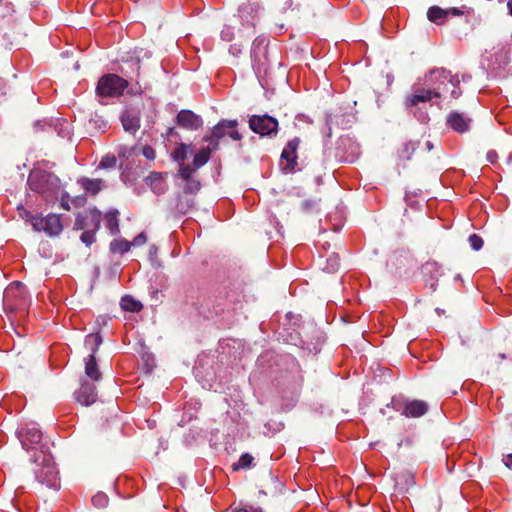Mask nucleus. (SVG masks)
I'll list each match as a JSON object with an SVG mask.
<instances>
[{
  "label": "nucleus",
  "mask_w": 512,
  "mask_h": 512,
  "mask_svg": "<svg viewBox=\"0 0 512 512\" xmlns=\"http://www.w3.org/2000/svg\"><path fill=\"white\" fill-rule=\"evenodd\" d=\"M249 128L262 137H275L278 133V120L268 114L252 115L249 118Z\"/></svg>",
  "instance_id": "9"
},
{
  "label": "nucleus",
  "mask_w": 512,
  "mask_h": 512,
  "mask_svg": "<svg viewBox=\"0 0 512 512\" xmlns=\"http://www.w3.org/2000/svg\"><path fill=\"white\" fill-rule=\"evenodd\" d=\"M18 437L24 449H40L39 452L44 451L43 445L41 444L42 440V432L35 425H27L26 427H22L18 432Z\"/></svg>",
  "instance_id": "12"
},
{
  "label": "nucleus",
  "mask_w": 512,
  "mask_h": 512,
  "mask_svg": "<svg viewBox=\"0 0 512 512\" xmlns=\"http://www.w3.org/2000/svg\"><path fill=\"white\" fill-rule=\"evenodd\" d=\"M99 121H101L102 125H103V128H106L107 127V123H105L103 120L99 119ZM95 122H98V120H95Z\"/></svg>",
  "instance_id": "57"
},
{
  "label": "nucleus",
  "mask_w": 512,
  "mask_h": 512,
  "mask_svg": "<svg viewBox=\"0 0 512 512\" xmlns=\"http://www.w3.org/2000/svg\"><path fill=\"white\" fill-rule=\"evenodd\" d=\"M86 201L85 196H78L72 200L75 206H80Z\"/></svg>",
  "instance_id": "53"
},
{
  "label": "nucleus",
  "mask_w": 512,
  "mask_h": 512,
  "mask_svg": "<svg viewBox=\"0 0 512 512\" xmlns=\"http://www.w3.org/2000/svg\"><path fill=\"white\" fill-rule=\"evenodd\" d=\"M33 461L35 479L38 483L58 490L60 488L59 472L51 455L45 451L37 452L33 456Z\"/></svg>",
  "instance_id": "3"
},
{
  "label": "nucleus",
  "mask_w": 512,
  "mask_h": 512,
  "mask_svg": "<svg viewBox=\"0 0 512 512\" xmlns=\"http://www.w3.org/2000/svg\"><path fill=\"white\" fill-rule=\"evenodd\" d=\"M120 120L126 132L135 134L140 128V111L135 108H127L122 112Z\"/></svg>",
  "instance_id": "17"
},
{
  "label": "nucleus",
  "mask_w": 512,
  "mask_h": 512,
  "mask_svg": "<svg viewBox=\"0 0 512 512\" xmlns=\"http://www.w3.org/2000/svg\"><path fill=\"white\" fill-rule=\"evenodd\" d=\"M102 344V337L99 333L89 334L85 337V347L94 355Z\"/></svg>",
  "instance_id": "26"
},
{
  "label": "nucleus",
  "mask_w": 512,
  "mask_h": 512,
  "mask_svg": "<svg viewBox=\"0 0 512 512\" xmlns=\"http://www.w3.org/2000/svg\"><path fill=\"white\" fill-rule=\"evenodd\" d=\"M416 149V144L413 143V142H408V143H405L403 145V148L399 151V156L402 158V159H406V160H409L412 153L415 151Z\"/></svg>",
  "instance_id": "38"
},
{
  "label": "nucleus",
  "mask_w": 512,
  "mask_h": 512,
  "mask_svg": "<svg viewBox=\"0 0 512 512\" xmlns=\"http://www.w3.org/2000/svg\"><path fill=\"white\" fill-rule=\"evenodd\" d=\"M268 46V38L264 35L258 36L254 39L251 47V61L253 66H260L262 60L266 58Z\"/></svg>",
  "instance_id": "19"
},
{
  "label": "nucleus",
  "mask_w": 512,
  "mask_h": 512,
  "mask_svg": "<svg viewBox=\"0 0 512 512\" xmlns=\"http://www.w3.org/2000/svg\"><path fill=\"white\" fill-rule=\"evenodd\" d=\"M76 402L84 406L93 404L97 399L96 387L89 382H82L78 390L74 392Z\"/></svg>",
  "instance_id": "18"
},
{
  "label": "nucleus",
  "mask_w": 512,
  "mask_h": 512,
  "mask_svg": "<svg viewBox=\"0 0 512 512\" xmlns=\"http://www.w3.org/2000/svg\"><path fill=\"white\" fill-rule=\"evenodd\" d=\"M221 39L230 42L234 38V28L229 25H225L220 33Z\"/></svg>",
  "instance_id": "41"
},
{
  "label": "nucleus",
  "mask_w": 512,
  "mask_h": 512,
  "mask_svg": "<svg viewBox=\"0 0 512 512\" xmlns=\"http://www.w3.org/2000/svg\"><path fill=\"white\" fill-rule=\"evenodd\" d=\"M27 183L33 192L40 194L47 202L57 199L61 180L52 172L34 169L29 173Z\"/></svg>",
  "instance_id": "2"
},
{
  "label": "nucleus",
  "mask_w": 512,
  "mask_h": 512,
  "mask_svg": "<svg viewBox=\"0 0 512 512\" xmlns=\"http://www.w3.org/2000/svg\"><path fill=\"white\" fill-rule=\"evenodd\" d=\"M436 286H437V284H436V283L431 284V289H432L433 291H435V290H436Z\"/></svg>",
  "instance_id": "60"
},
{
  "label": "nucleus",
  "mask_w": 512,
  "mask_h": 512,
  "mask_svg": "<svg viewBox=\"0 0 512 512\" xmlns=\"http://www.w3.org/2000/svg\"><path fill=\"white\" fill-rule=\"evenodd\" d=\"M131 93H133V94H141V93H142V90H141V88L139 87V88H138V89H136V90L132 89V90H131Z\"/></svg>",
  "instance_id": "55"
},
{
  "label": "nucleus",
  "mask_w": 512,
  "mask_h": 512,
  "mask_svg": "<svg viewBox=\"0 0 512 512\" xmlns=\"http://www.w3.org/2000/svg\"><path fill=\"white\" fill-rule=\"evenodd\" d=\"M121 179L122 181L126 182V176L124 174H122Z\"/></svg>",
  "instance_id": "61"
},
{
  "label": "nucleus",
  "mask_w": 512,
  "mask_h": 512,
  "mask_svg": "<svg viewBox=\"0 0 512 512\" xmlns=\"http://www.w3.org/2000/svg\"><path fill=\"white\" fill-rule=\"evenodd\" d=\"M392 408L407 418H419L428 412L429 406L423 400L407 398H392Z\"/></svg>",
  "instance_id": "7"
},
{
  "label": "nucleus",
  "mask_w": 512,
  "mask_h": 512,
  "mask_svg": "<svg viewBox=\"0 0 512 512\" xmlns=\"http://www.w3.org/2000/svg\"><path fill=\"white\" fill-rule=\"evenodd\" d=\"M437 93L429 86L414 88L413 94L407 99L406 107L410 111L416 108L419 103L430 102L436 99Z\"/></svg>",
  "instance_id": "15"
},
{
  "label": "nucleus",
  "mask_w": 512,
  "mask_h": 512,
  "mask_svg": "<svg viewBox=\"0 0 512 512\" xmlns=\"http://www.w3.org/2000/svg\"><path fill=\"white\" fill-rule=\"evenodd\" d=\"M74 229L75 230H84L87 231L89 229L88 224V211L84 214H78L75 222H74Z\"/></svg>",
  "instance_id": "34"
},
{
  "label": "nucleus",
  "mask_w": 512,
  "mask_h": 512,
  "mask_svg": "<svg viewBox=\"0 0 512 512\" xmlns=\"http://www.w3.org/2000/svg\"><path fill=\"white\" fill-rule=\"evenodd\" d=\"M131 248V242L126 239H115L110 243V251L112 253L124 254Z\"/></svg>",
  "instance_id": "29"
},
{
  "label": "nucleus",
  "mask_w": 512,
  "mask_h": 512,
  "mask_svg": "<svg viewBox=\"0 0 512 512\" xmlns=\"http://www.w3.org/2000/svg\"><path fill=\"white\" fill-rule=\"evenodd\" d=\"M69 200H70L69 194L67 192L63 191L61 193L60 206L66 211L70 210Z\"/></svg>",
  "instance_id": "45"
},
{
  "label": "nucleus",
  "mask_w": 512,
  "mask_h": 512,
  "mask_svg": "<svg viewBox=\"0 0 512 512\" xmlns=\"http://www.w3.org/2000/svg\"><path fill=\"white\" fill-rule=\"evenodd\" d=\"M196 169H194V166L191 167L190 165H186L184 163L180 164L179 168V176L183 179V181L189 180L194 178L193 173Z\"/></svg>",
  "instance_id": "37"
},
{
  "label": "nucleus",
  "mask_w": 512,
  "mask_h": 512,
  "mask_svg": "<svg viewBox=\"0 0 512 512\" xmlns=\"http://www.w3.org/2000/svg\"><path fill=\"white\" fill-rule=\"evenodd\" d=\"M79 183L86 192L92 195L97 194L101 190L102 181L99 179L82 178L79 180Z\"/></svg>",
  "instance_id": "27"
},
{
  "label": "nucleus",
  "mask_w": 512,
  "mask_h": 512,
  "mask_svg": "<svg viewBox=\"0 0 512 512\" xmlns=\"http://www.w3.org/2000/svg\"><path fill=\"white\" fill-rule=\"evenodd\" d=\"M508 62L507 53L504 50H499L487 58V69L493 76L500 77L505 74Z\"/></svg>",
  "instance_id": "14"
},
{
  "label": "nucleus",
  "mask_w": 512,
  "mask_h": 512,
  "mask_svg": "<svg viewBox=\"0 0 512 512\" xmlns=\"http://www.w3.org/2000/svg\"><path fill=\"white\" fill-rule=\"evenodd\" d=\"M119 212L116 209L110 210L105 214V227L112 235L119 232Z\"/></svg>",
  "instance_id": "24"
},
{
  "label": "nucleus",
  "mask_w": 512,
  "mask_h": 512,
  "mask_svg": "<svg viewBox=\"0 0 512 512\" xmlns=\"http://www.w3.org/2000/svg\"><path fill=\"white\" fill-rule=\"evenodd\" d=\"M237 125V120L222 119L212 128L210 135L204 136L203 140L214 149H218L219 140L225 136H229L234 141H240L242 135L238 132Z\"/></svg>",
  "instance_id": "5"
},
{
  "label": "nucleus",
  "mask_w": 512,
  "mask_h": 512,
  "mask_svg": "<svg viewBox=\"0 0 512 512\" xmlns=\"http://www.w3.org/2000/svg\"><path fill=\"white\" fill-rule=\"evenodd\" d=\"M144 181L156 195H161L167 190L164 176L160 172H151Z\"/></svg>",
  "instance_id": "20"
},
{
  "label": "nucleus",
  "mask_w": 512,
  "mask_h": 512,
  "mask_svg": "<svg viewBox=\"0 0 512 512\" xmlns=\"http://www.w3.org/2000/svg\"><path fill=\"white\" fill-rule=\"evenodd\" d=\"M239 18L243 25L254 27L257 18V7L253 4H242L239 7Z\"/></svg>",
  "instance_id": "21"
},
{
  "label": "nucleus",
  "mask_w": 512,
  "mask_h": 512,
  "mask_svg": "<svg viewBox=\"0 0 512 512\" xmlns=\"http://www.w3.org/2000/svg\"><path fill=\"white\" fill-rule=\"evenodd\" d=\"M498 154L494 150H490L486 154V159L489 163L494 164L497 161Z\"/></svg>",
  "instance_id": "51"
},
{
  "label": "nucleus",
  "mask_w": 512,
  "mask_h": 512,
  "mask_svg": "<svg viewBox=\"0 0 512 512\" xmlns=\"http://www.w3.org/2000/svg\"><path fill=\"white\" fill-rule=\"evenodd\" d=\"M472 122V118L459 111H451L446 117L447 127L459 134L468 132Z\"/></svg>",
  "instance_id": "13"
},
{
  "label": "nucleus",
  "mask_w": 512,
  "mask_h": 512,
  "mask_svg": "<svg viewBox=\"0 0 512 512\" xmlns=\"http://www.w3.org/2000/svg\"><path fill=\"white\" fill-rule=\"evenodd\" d=\"M468 242H469L471 248L475 251L480 250L484 244L483 239L477 234H471L468 237Z\"/></svg>",
  "instance_id": "39"
},
{
  "label": "nucleus",
  "mask_w": 512,
  "mask_h": 512,
  "mask_svg": "<svg viewBox=\"0 0 512 512\" xmlns=\"http://www.w3.org/2000/svg\"><path fill=\"white\" fill-rule=\"evenodd\" d=\"M300 142L299 137H294L288 141L281 153L280 166L285 173H294L298 170L297 150Z\"/></svg>",
  "instance_id": "11"
},
{
  "label": "nucleus",
  "mask_w": 512,
  "mask_h": 512,
  "mask_svg": "<svg viewBox=\"0 0 512 512\" xmlns=\"http://www.w3.org/2000/svg\"><path fill=\"white\" fill-rule=\"evenodd\" d=\"M459 84L458 75H453L451 71L445 68L432 69L424 80V85L429 86L431 90L437 93L436 99L445 96L447 93L453 99L459 98L462 93Z\"/></svg>",
  "instance_id": "1"
},
{
  "label": "nucleus",
  "mask_w": 512,
  "mask_h": 512,
  "mask_svg": "<svg viewBox=\"0 0 512 512\" xmlns=\"http://www.w3.org/2000/svg\"><path fill=\"white\" fill-rule=\"evenodd\" d=\"M189 149H190V146L185 144V143H181L174 151H173V159L177 162H179V164H182L184 163V161L187 159V156H188V152H189Z\"/></svg>",
  "instance_id": "31"
},
{
  "label": "nucleus",
  "mask_w": 512,
  "mask_h": 512,
  "mask_svg": "<svg viewBox=\"0 0 512 512\" xmlns=\"http://www.w3.org/2000/svg\"><path fill=\"white\" fill-rule=\"evenodd\" d=\"M142 155L148 160H154L156 157L155 150L150 145H145L142 148Z\"/></svg>",
  "instance_id": "43"
},
{
  "label": "nucleus",
  "mask_w": 512,
  "mask_h": 512,
  "mask_svg": "<svg viewBox=\"0 0 512 512\" xmlns=\"http://www.w3.org/2000/svg\"><path fill=\"white\" fill-rule=\"evenodd\" d=\"M193 203V200H187L184 205L182 201H179L177 208L181 213L185 214L193 206Z\"/></svg>",
  "instance_id": "47"
},
{
  "label": "nucleus",
  "mask_w": 512,
  "mask_h": 512,
  "mask_svg": "<svg viewBox=\"0 0 512 512\" xmlns=\"http://www.w3.org/2000/svg\"><path fill=\"white\" fill-rule=\"evenodd\" d=\"M31 225L35 231H44L49 236H57L63 230L60 215L48 214L46 217L35 215L30 218Z\"/></svg>",
  "instance_id": "10"
},
{
  "label": "nucleus",
  "mask_w": 512,
  "mask_h": 512,
  "mask_svg": "<svg viewBox=\"0 0 512 512\" xmlns=\"http://www.w3.org/2000/svg\"><path fill=\"white\" fill-rule=\"evenodd\" d=\"M426 145H427V148H428L429 150H430V149H432V144H431V142H429V141H428V142L426 143Z\"/></svg>",
  "instance_id": "59"
},
{
  "label": "nucleus",
  "mask_w": 512,
  "mask_h": 512,
  "mask_svg": "<svg viewBox=\"0 0 512 512\" xmlns=\"http://www.w3.org/2000/svg\"><path fill=\"white\" fill-rule=\"evenodd\" d=\"M101 217V212L97 208L90 209L88 211V230L97 232L100 228Z\"/></svg>",
  "instance_id": "28"
},
{
  "label": "nucleus",
  "mask_w": 512,
  "mask_h": 512,
  "mask_svg": "<svg viewBox=\"0 0 512 512\" xmlns=\"http://www.w3.org/2000/svg\"><path fill=\"white\" fill-rule=\"evenodd\" d=\"M427 18L429 21L441 25L447 19V12L439 6H432L427 11Z\"/></svg>",
  "instance_id": "25"
},
{
  "label": "nucleus",
  "mask_w": 512,
  "mask_h": 512,
  "mask_svg": "<svg viewBox=\"0 0 512 512\" xmlns=\"http://www.w3.org/2000/svg\"><path fill=\"white\" fill-rule=\"evenodd\" d=\"M232 512H263L260 507L244 506L235 508Z\"/></svg>",
  "instance_id": "48"
},
{
  "label": "nucleus",
  "mask_w": 512,
  "mask_h": 512,
  "mask_svg": "<svg viewBox=\"0 0 512 512\" xmlns=\"http://www.w3.org/2000/svg\"><path fill=\"white\" fill-rule=\"evenodd\" d=\"M503 463L509 469H512V453L503 456Z\"/></svg>",
  "instance_id": "52"
},
{
  "label": "nucleus",
  "mask_w": 512,
  "mask_h": 512,
  "mask_svg": "<svg viewBox=\"0 0 512 512\" xmlns=\"http://www.w3.org/2000/svg\"><path fill=\"white\" fill-rule=\"evenodd\" d=\"M28 304L27 290L21 282H13L4 290L3 305L7 312L25 310Z\"/></svg>",
  "instance_id": "4"
},
{
  "label": "nucleus",
  "mask_w": 512,
  "mask_h": 512,
  "mask_svg": "<svg viewBox=\"0 0 512 512\" xmlns=\"http://www.w3.org/2000/svg\"><path fill=\"white\" fill-rule=\"evenodd\" d=\"M229 53L235 57H238L242 53L240 45L233 44L229 47Z\"/></svg>",
  "instance_id": "50"
},
{
  "label": "nucleus",
  "mask_w": 512,
  "mask_h": 512,
  "mask_svg": "<svg viewBox=\"0 0 512 512\" xmlns=\"http://www.w3.org/2000/svg\"><path fill=\"white\" fill-rule=\"evenodd\" d=\"M109 501L108 496L103 492H98L96 495L92 497V504L96 508H104L107 506Z\"/></svg>",
  "instance_id": "36"
},
{
  "label": "nucleus",
  "mask_w": 512,
  "mask_h": 512,
  "mask_svg": "<svg viewBox=\"0 0 512 512\" xmlns=\"http://www.w3.org/2000/svg\"><path fill=\"white\" fill-rule=\"evenodd\" d=\"M95 234L96 232L95 231H90V230H87V231H83V233L81 234L80 236V239L81 241L86 245V246H90L92 245L96 238H95Z\"/></svg>",
  "instance_id": "40"
},
{
  "label": "nucleus",
  "mask_w": 512,
  "mask_h": 512,
  "mask_svg": "<svg viewBox=\"0 0 512 512\" xmlns=\"http://www.w3.org/2000/svg\"><path fill=\"white\" fill-rule=\"evenodd\" d=\"M253 460L254 458L251 454L244 453L240 456L238 462L233 464V470L249 469L253 464Z\"/></svg>",
  "instance_id": "32"
},
{
  "label": "nucleus",
  "mask_w": 512,
  "mask_h": 512,
  "mask_svg": "<svg viewBox=\"0 0 512 512\" xmlns=\"http://www.w3.org/2000/svg\"><path fill=\"white\" fill-rule=\"evenodd\" d=\"M313 203L311 201H304L302 203L303 210H308L312 207Z\"/></svg>",
  "instance_id": "54"
},
{
  "label": "nucleus",
  "mask_w": 512,
  "mask_h": 512,
  "mask_svg": "<svg viewBox=\"0 0 512 512\" xmlns=\"http://www.w3.org/2000/svg\"><path fill=\"white\" fill-rule=\"evenodd\" d=\"M176 123L181 128L195 131L203 126L202 118L191 110H181L176 116Z\"/></svg>",
  "instance_id": "16"
},
{
  "label": "nucleus",
  "mask_w": 512,
  "mask_h": 512,
  "mask_svg": "<svg viewBox=\"0 0 512 512\" xmlns=\"http://www.w3.org/2000/svg\"><path fill=\"white\" fill-rule=\"evenodd\" d=\"M436 312H437L438 314H441L443 311H442L440 308H437V309H436Z\"/></svg>",
  "instance_id": "62"
},
{
  "label": "nucleus",
  "mask_w": 512,
  "mask_h": 512,
  "mask_svg": "<svg viewBox=\"0 0 512 512\" xmlns=\"http://www.w3.org/2000/svg\"><path fill=\"white\" fill-rule=\"evenodd\" d=\"M201 188V183L198 179L192 178L185 181L183 192L186 194H196Z\"/></svg>",
  "instance_id": "33"
},
{
  "label": "nucleus",
  "mask_w": 512,
  "mask_h": 512,
  "mask_svg": "<svg viewBox=\"0 0 512 512\" xmlns=\"http://www.w3.org/2000/svg\"><path fill=\"white\" fill-rule=\"evenodd\" d=\"M117 164V159L114 155L107 154L104 157H102L98 168L100 169H110L114 168Z\"/></svg>",
  "instance_id": "35"
},
{
  "label": "nucleus",
  "mask_w": 512,
  "mask_h": 512,
  "mask_svg": "<svg viewBox=\"0 0 512 512\" xmlns=\"http://www.w3.org/2000/svg\"><path fill=\"white\" fill-rule=\"evenodd\" d=\"M327 261H328V264L330 265V267L328 268L330 272H334L338 269L339 259H338L337 255H334V254L331 255Z\"/></svg>",
  "instance_id": "44"
},
{
  "label": "nucleus",
  "mask_w": 512,
  "mask_h": 512,
  "mask_svg": "<svg viewBox=\"0 0 512 512\" xmlns=\"http://www.w3.org/2000/svg\"><path fill=\"white\" fill-rule=\"evenodd\" d=\"M85 374L93 381L101 379V372L94 355H89L85 360Z\"/></svg>",
  "instance_id": "22"
},
{
  "label": "nucleus",
  "mask_w": 512,
  "mask_h": 512,
  "mask_svg": "<svg viewBox=\"0 0 512 512\" xmlns=\"http://www.w3.org/2000/svg\"><path fill=\"white\" fill-rule=\"evenodd\" d=\"M414 113V116L417 118V120L421 123H426L429 120V115L426 111H423L419 108H414L412 111Z\"/></svg>",
  "instance_id": "42"
},
{
  "label": "nucleus",
  "mask_w": 512,
  "mask_h": 512,
  "mask_svg": "<svg viewBox=\"0 0 512 512\" xmlns=\"http://www.w3.org/2000/svg\"><path fill=\"white\" fill-rule=\"evenodd\" d=\"M128 82L116 74L102 76L97 84L96 92L100 97H119L127 88Z\"/></svg>",
  "instance_id": "6"
},
{
  "label": "nucleus",
  "mask_w": 512,
  "mask_h": 512,
  "mask_svg": "<svg viewBox=\"0 0 512 512\" xmlns=\"http://www.w3.org/2000/svg\"><path fill=\"white\" fill-rule=\"evenodd\" d=\"M447 12V18L449 17H455V16H461L464 14V11L460 8L452 7L445 9Z\"/></svg>",
  "instance_id": "49"
},
{
  "label": "nucleus",
  "mask_w": 512,
  "mask_h": 512,
  "mask_svg": "<svg viewBox=\"0 0 512 512\" xmlns=\"http://www.w3.org/2000/svg\"><path fill=\"white\" fill-rule=\"evenodd\" d=\"M508 8H509L510 14L512 15V0L508 1Z\"/></svg>",
  "instance_id": "56"
},
{
  "label": "nucleus",
  "mask_w": 512,
  "mask_h": 512,
  "mask_svg": "<svg viewBox=\"0 0 512 512\" xmlns=\"http://www.w3.org/2000/svg\"><path fill=\"white\" fill-rule=\"evenodd\" d=\"M360 155L359 144L350 136H341L335 148V158L338 162L354 163Z\"/></svg>",
  "instance_id": "8"
},
{
  "label": "nucleus",
  "mask_w": 512,
  "mask_h": 512,
  "mask_svg": "<svg viewBox=\"0 0 512 512\" xmlns=\"http://www.w3.org/2000/svg\"><path fill=\"white\" fill-rule=\"evenodd\" d=\"M121 307L126 311L138 312L141 310L142 304L131 296L126 295L121 299Z\"/></svg>",
  "instance_id": "30"
},
{
  "label": "nucleus",
  "mask_w": 512,
  "mask_h": 512,
  "mask_svg": "<svg viewBox=\"0 0 512 512\" xmlns=\"http://www.w3.org/2000/svg\"><path fill=\"white\" fill-rule=\"evenodd\" d=\"M216 150L217 149H214L213 146L208 143L207 147L202 148L199 152H197L193 158L194 169H199L204 166L209 161L211 153Z\"/></svg>",
  "instance_id": "23"
},
{
  "label": "nucleus",
  "mask_w": 512,
  "mask_h": 512,
  "mask_svg": "<svg viewBox=\"0 0 512 512\" xmlns=\"http://www.w3.org/2000/svg\"><path fill=\"white\" fill-rule=\"evenodd\" d=\"M286 317H287L288 319H292V318H294V316L292 315V313H291V312L287 313V314H286Z\"/></svg>",
  "instance_id": "58"
},
{
  "label": "nucleus",
  "mask_w": 512,
  "mask_h": 512,
  "mask_svg": "<svg viewBox=\"0 0 512 512\" xmlns=\"http://www.w3.org/2000/svg\"><path fill=\"white\" fill-rule=\"evenodd\" d=\"M147 241V236L144 232H141L139 235H137L133 241L131 242V246H141Z\"/></svg>",
  "instance_id": "46"
}]
</instances>
